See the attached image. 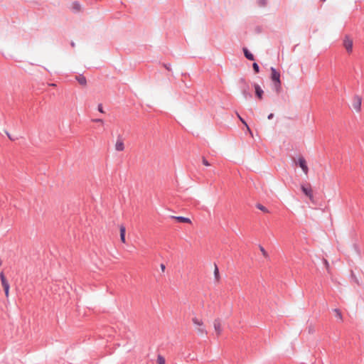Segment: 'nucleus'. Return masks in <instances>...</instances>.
Segmentation results:
<instances>
[{
	"mask_svg": "<svg viewBox=\"0 0 364 364\" xmlns=\"http://www.w3.org/2000/svg\"><path fill=\"white\" fill-rule=\"evenodd\" d=\"M271 75L270 79L273 82L274 88L277 93H279L282 89L281 75L274 67L270 68Z\"/></svg>",
	"mask_w": 364,
	"mask_h": 364,
	"instance_id": "f257e3e1",
	"label": "nucleus"
},
{
	"mask_svg": "<svg viewBox=\"0 0 364 364\" xmlns=\"http://www.w3.org/2000/svg\"><path fill=\"white\" fill-rule=\"evenodd\" d=\"M191 321L194 326L195 330L199 335H206L207 331L204 324L203 319L198 316H193Z\"/></svg>",
	"mask_w": 364,
	"mask_h": 364,
	"instance_id": "f03ea898",
	"label": "nucleus"
},
{
	"mask_svg": "<svg viewBox=\"0 0 364 364\" xmlns=\"http://www.w3.org/2000/svg\"><path fill=\"white\" fill-rule=\"evenodd\" d=\"M239 87L245 100H250L252 98V94L250 92V87L244 77H241L240 79Z\"/></svg>",
	"mask_w": 364,
	"mask_h": 364,
	"instance_id": "7ed1b4c3",
	"label": "nucleus"
},
{
	"mask_svg": "<svg viewBox=\"0 0 364 364\" xmlns=\"http://www.w3.org/2000/svg\"><path fill=\"white\" fill-rule=\"evenodd\" d=\"M362 97L359 95H355L353 99L352 106L356 112L361 110Z\"/></svg>",
	"mask_w": 364,
	"mask_h": 364,
	"instance_id": "20e7f679",
	"label": "nucleus"
},
{
	"mask_svg": "<svg viewBox=\"0 0 364 364\" xmlns=\"http://www.w3.org/2000/svg\"><path fill=\"white\" fill-rule=\"evenodd\" d=\"M296 164L301 168L304 173H307L309 168L306 164V161L303 156L299 157L297 161L296 162Z\"/></svg>",
	"mask_w": 364,
	"mask_h": 364,
	"instance_id": "39448f33",
	"label": "nucleus"
},
{
	"mask_svg": "<svg viewBox=\"0 0 364 364\" xmlns=\"http://www.w3.org/2000/svg\"><path fill=\"white\" fill-rule=\"evenodd\" d=\"M343 46L348 53H351L353 50V41L348 36H346L343 40Z\"/></svg>",
	"mask_w": 364,
	"mask_h": 364,
	"instance_id": "423d86ee",
	"label": "nucleus"
},
{
	"mask_svg": "<svg viewBox=\"0 0 364 364\" xmlns=\"http://www.w3.org/2000/svg\"><path fill=\"white\" fill-rule=\"evenodd\" d=\"M255 88V93L257 98L262 100L263 98L264 91L262 87L257 83L253 84Z\"/></svg>",
	"mask_w": 364,
	"mask_h": 364,
	"instance_id": "0eeeda50",
	"label": "nucleus"
},
{
	"mask_svg": "<svg viewBox=\"0 0 364 364\" xmlns=\"http://www.w3.org/2000/svg\"><path fill=\"white\" fill-rule=\"evenodd\" d=\"M213 327L217 333V336H220L222 333V326L220 319H215L213 321Z\"/></svg>",
	"mask_w": 364,
	"mask_h": 364,
	"instance_id": "6e6552de",
	"label": "nucleus"
},
{
	"mask_svg": "<svg viewBox=\"0 0 364 364\" xmlns=\"http://www.w3.org/2000/svg\"><path fill=\"white\" fill-rule=\"evenodd\" d=\"M242 52H243V54H244L245 57L247 60H251V61L255 60L254 55L248 50L247 48L243 47L242 48Z\"/></svg>",
	"mask_w": 364,
	"mask_h": 364,
	"instance_id": "1a4fd4ad",
	"label": "nucleus"
},
{
	"mask_svg": "<svg viewBox=\"0 0 364 364\" xmlns=\"http://www.w3.org/2000/svg\"><path fill=\"white\" fill-rule=\"evenodd\" d=\"M115 149L118 151H122L124 149V144L122 139H121V136H119L117 138V142L115 144Z\"/></svg>",
	"mask_w": 364,
	"mask_h": 364,
	"instance_id": "9d476101",
	"label": "nucleus"
},
{
	"mask_svg": "<svg viewBox=\"0 0 364 364\" xmlns=\"http://www.w3.org/2000/svg\"><path fill=\"white\" fill-rule=\"evenodd\" d=\"M301 188L303 193L305 196H309L310 198V199L311 200L312 197H313L311 188L310 187H308V186H306L304 185L301 186Z\"/></svg>",
	"mask_w": 364,
	"mask_h": 364,
	"instance_id": "9b49d317",
	"label": "nucleus"
},
{
	"mask_svg": "<svg viewBox=\"0 0 364 364\" xmlns=\"http://www.w3.org/2000/svg\"><path fill=\"white\" fill-rule=\"evenodd\" d=\"M75 80L80 84L81 85H85L87 84L86 77L83 75H78L75 77Z\"/></svg>",
	"mask_w": 364,
	"mask_h": 364,
	"instance_id": "f8f14e48",
	"label": "nucleus"
},
{
	"mask_svg": "<svg viewBox=\"0 0 364 364\" xmlns=\"http://www.w3.org/2000/svg\"><path fill=\"white\" fill-rule=\"evenodd\" d=\"M71 9L74 13L79 12L81 9V5L78 1H74L72 4Z\"/></svg>",
	"mask_w": 364,
	"mask_h": 364,
	"instance_id": "ddd939ff",
	"label": "nucleus"
},
{
	"mask_svg": "<svg viewBox=\"0 0 364 364\" xmlns=\"http://www.w3.org/2000/svg\"><path fill=\"white\" fill-rule=\"evenodd\" d=\"M125 227L123 225L120 226V240L123 243H126V239H125Z\"/></svg>",
	"mask_w": 364,
	"mask_h": 364,
	"instance_id": "4468645a",
	"label": "nucleus"
},
{
	"mask_svg": "<svg viewBox=\"0 0 364 364\" xmlns=\"http://www.w3.org/2000/svg\"><path fill=\"white\" fill-rule=\"evenodd\" d=\"M173 218H175L179 223H191V220L188 218H185V217H181V216L173 217Z\"/></svg>",
	"mask_w": 364,
	"mask_h": 364,
	"instance_id": "2eb2a0df",
	"label": "nucleus"
},
{
	"mask_svg": "<svg viewBox=\"0 0 364 364\" xmlns=\"http://www.w3.org/2000/svg\"><path fill=\"white\" fill-rule=\"evenodd\" d=\"M333 312L335 313L336 316L339 319V321H343V315H342V313L341 312V311L338 309H333Z\"/></svg>",
	"mask_w": 364,
	"mask_h": 364,
	"instance_id": "dca6fc26",
	"label": "nucleus"
},
{
	"mask_svg": "<svg viewBox=\"0 0 364 364\" xmlns=\"http://www.w3.org/2000/svg\"><path fill=\"white\" fill-rule=\"evenodd\" d=\"M2 286L4 289L5 296L6 298H8L9 296V282H7L6 284H4Z\"/></svg>",
	"mask_w": 364,
	"mask_h": 364,
	"instance_id": "f3484780",
	"label": "nucleus"
},
{
	"mask_svg": "<svg viewBox=\"0 0 364 364\" xmlns=\"http://www.w3.org/2000/svg\"><path fill=\"white\" fill-rule=\"evenodd\" d=\"M252 69H253V71L255 72V73H256V74L259 73L260 71L259 66L258 63L256 62H254L252 63Z\"/></svg>",
	"mask_w": 364,
	"mask_h": 364,
	"instance_id": "a211bd4d",
	"label": "nucleus"
},
{
	"mask_svg": "<svg viewBox=\"0 0 364 364\" xmlns=\"http://www.w3.org/2000/svg\"><path fill=\"white\" fill-rule=\"evenodd\" d=\"M257 4L259 7H265L267 5V0H257Z\"/></svg>",
	"mask_w": 364,
	"mask_h": 364,
	"instance_id": "6ab92c4d",
	"label": "nucleus"
},
{
	"mask_svg": "<svg viewBox=\"0 0 364 364\" xmlns=\"http://www.w3.org/2000/svg\"><path fill=\"white\" fill-rule=\"evenodd\" d=\"M156 362L158 364H165V358L161 355H158Z\"/></svg>",
	"mask_w": 364,
	"mask_h": 364,
	"instance_id": "aec40b11",
	"label": "nucleus"
},
{
	"mask_svg": "<svg viewBox=\"0 0 364 364\" xmlns=\"http://www.w3.org/2000/svg\"><path fill=\"white\" fill-rule=\"evenodd\" d=\"M214 276H215L216 281L218 282L220 280V274H219V270H218V268L217 266L215 267Z\"/></svg>",
	"mask_w": 364,
	"mask_h": 364,
	"instance_id": "412c9836",
	"label": "nucleus"
},
{
	"mask_svg": "<svg viewBox=\"0 0 364 364\" xmlns=\"http://www.w3.org/2000/svg\"><path fill=\"white\" fill-rule=\"evenodd\" d=\"M237 117L239 118V119L240 120V122L245 126L247 127V129L250 130V128L246 122V121L237 112Z\"/></svg>",
	"mask_w": 364,
	"mask_h": 364,
	"instance_id": "4be33fe9",
	"label": "nucleus"
},
{
	"mask_svg": "<svg viewBox=\"0 0 364 364\" xmlns=\"http://www.w3.org/2000/svg\"><path fill=\"white\" fill-rule=\"evenodd\" d=\"M0 279L2 285L8 282L3 272L0 273Z\"/></svg>",
	"mask_w": 364,
	"mask_h": 364,
	"instance_id": "5701e85b",
	"label": "nucleus"
},
{
	"mask_svg": "<svg viewBox=\"0 0 364 364\" xmlns=\"http://www.w3.org/2000/svg\"><path fill=\"white\" fill-rule=\"evenodd\" d=\"M258 207H259V210L264 213H268L270 212L269 210V209L267 208V206H258Z\"/></svg>",
	"mask_w": 364,
	"mask_h": 364,
	"instance_id": "b1692460",
	"label": "nucleus"
},
{
	"mask_svg": "<svg viewBox=\"0 0 364 364\" xmlns=\"http://www.w3.org/2000/svg\"><path fill=\"white\" fill-rule=\"evenodd\" d=\"M323 264L326 267L327 272L329 273L330 272V265H329L328 262L326 259H323Z\"/></svg>",
	"mask_w": 364,
	"mask_h": 364,
	"instance_id": "393cba45",
	"label": "nucleus"
},
{
	"mask_svg": "<svg viewBox=\"0 0 364 364\" xmlns=\"http://www.w3.org/2000/svg\"><path fill=\"white\" fill-rule=\"evenodd\" d=\"M202 163L205 166H210V164L208 162V161L205 159V157H202Z\"/></svg>",
	"mask_w": 364,
	"mask_h": 364,
	"instance_id": "a878e982",
	"label": "nucleus"
},
{
	"mask_svg": "<svg viewBox=\"0 0 364 364\" xmlns=\"http://www.w3.org/2000/svg\"><path fill=\"white\" fill-rule=\"evenodd\" d=\"M259 249H260V251L264 257H268L267 252L262 247H260Z\"/></svg>",
	"mask_w": 364,
	"mask_h": 364,
	"instance_id": "bb28decb",
	"label": "nucleus"
},
{
	"mask_svg": "<svg viewBox=\"0 0 364 364\" xmlns=\"http://www.w3.org/2000/svg\"><path fill=\"white\" fill-rule=\"evenodd\" d=\"M97 110L101 113H104V109L102 104H99L97 105Z\"/></svg>",
	"mask_w": 364,
	"mask_h": 364,
	"instance_id": "cd10ccee",
	"label": "nucleus"
},
{
	"mask_svg": "<svg viewBox=\"0 0 364 364\" xmlns=\"http://www.w3.org/2000/svg\"><path fill=\"white\" fill-rule=\"evenodd\" d=\"M164 66L167 70H171V64L165 63L164 64Z\"/></svg>",
	"mask_w": 364,
	"mask_h": 364,
	"instance_id": "c85d7f7f",
	"label": "nucleus"
},
{
	"mask_svg": "<svg viewBox=\"0 0 364 364\" xmlns=\"http://www.w3.org/2000/svg\"><path fill=\"white\" fill-rule=\"evenodd\" d=\"M93 121L95 122L103 123V119H93Z\"/></svg>",
	"mask_w": 364,
	"mask_h": 364,
	"instance_id": "c756f323",
	"label": "nucleus"
},
{
	"mask_svg": "<svg viewBox=\"0 0 364 364\" xmlns=\"http://www.w3.org/2000/svg\"><path fill=\"white\" fill-rule=\"evenodd\" d=\"M273 117H274V114H273V113H270V114H268V116H267V119H273Z\"/></svg>",
	"mask_w": 364,
	"mask_h": 364,
	"instance_id": "7c9ffc66",
	"label": "nucleus"
},
{
	"mask_svg": "<svg viewBox=\"0 0 364 364\" xmlns=\"http://www.w3.org/2000/svg\"><path fill=\"white\" fill-rule=\"evenodd\" d=\"M6 134H7L8 137H9L11 140H15V139H14V138H13V137H12V136H11V135L9 134V132H6Z\"/></svg>",
	"mask_w": 364,
	"mask_h": 364,
	"instance_id": "2f4dec72",
	"label": "nucleus"
},
{
	"mask_svg": "<svg viewBox=\"0 0 364 364\" xmlns=\"http://www.w3.org/2000/svg\"><path fill=\"white\" fill-rule=\"evenodd\" d=\"M6 134H7L8 137H9L11 140H15V139H14V138H13V137H12V136H11V135L9 134V132H6Z\"/></svg>",
	"mask_w": 364,
	"mask_h": 364,
	"instance_id": "473e14b6",
	"label": "nucleus"
},
{
	"mask_svg": "<svg viewBox=\"0 0 364 364\" xmlns=\"http://www.w3.org/2000/svg\"><path fill=\"white\" fill-rule=\"evenodd\" d=\"M70 46H71L72 47H75V43L73 41H72V42L70 43Z\"/></svg>",
	"mask_w": 364,
	"mask_h": 364,
	"instance_id": "72a5a7b5",
	"label": "nucleus"
},
{
	"mask_svg": "<svg viewBox=\"0 0 364 364\" xmlns=\"http://www.w3.org/2000/svg\"><path fill=\"white\" fill-rule=\"evenodd\" d=\"M161 269L164 271V269H165V266H164V264H161Z\"/></svg>",
	"mask_w": 364,
	"mask_h": 364,
	"instance_id": "f704fd0d",
	"label": "nucleus"
},
{
	"mask_svg": "<svg viewBox=\"0 0 364 364\" xmlns=\"http://www.w3.org/2000/svg\"><path fill=\"white\" fill-rule=\"evenodd\" d=\"M255 205H259L261 204L259 203H257Z\"/></svg>",
	"mask_w": 364,
	"mask_h": 364,
	"instance_id": "c9c22d12",
	"label": "nucleus"
}]
</instances>
